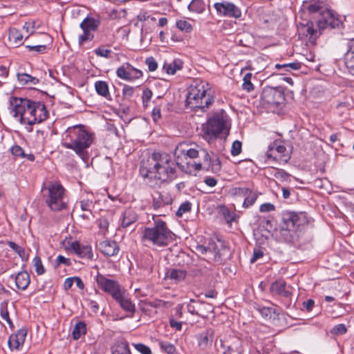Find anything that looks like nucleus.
Listing matches in <instances>:
<instances>
[{"instance_id":"f257e3e1","label":"nucleus","mask_w":354,"mask_h":354,"mask_svg":"<svg viewBox=\"0 0 354 354\" xmlns=\"http://www.w3.org/2000/svg\"><path fill=\"white\" fill-rule=\"evenodd\" d=\"M185 142L178 144L175 149L177 166L187 174H192L202 169L213 173L221 170V161L218 158L213 159L207 151L198 145L192 147Z\"/></svg>"},{"instance_id":"f03ea898","label":"nucleus","mask_w":354,"mask_h":354,"mask_svg":"<svg viewBox=\"0 0 354 354\" xmlns=\"http://www.w3.org/2000/svg\"><path fill=\"white\" fill-rule=\"evenodd\" d=\"M95 139L94 133L87 131L82 124L68 127L64 137L63 147L73 150L82 160L88 158L86 151Z\"/></svg>"},{"instance_id":"7ed1b4c3","label":"nucleus","mask_w":354,"mask_h":354,"mask_svg":"<svg viewBox=\"0 0 354 354\" xmlns=\"http://www.w3.org/2000/svg\"><path fill=\"white\" fill-rule=\"evenodd\" d=\"M153 223L146 227L142 232L140 241L147 248H163L172 241V232L166 222L159 218L153 217Z\"/></svg>"},{"instance_id":"20e7f679","label":"nucleus","mask_w":354,"mask_h":354,"mask_svg":"<svg viewBox=\"0 0 354 354\" xmlns=\"http://www.w3.org/2000/svg\"><path fill=\"white\" fill-rule=\"evenodd\" d=\"M214 100V91L206 81L196 80L188 88L186 105L192 109L205 111Z\"/></svg>"},{"instance_id":"39448f33","label":"nucleus","mask_w":354,"mask_h":354,"mask_svg":"<svg viewBox=\"0 0 354 354\" xmlns=\"http://www.w3.org/2000/svg\"><path fill=\"white\" fill-rule=\"evenodd\" d=\"M230 120L223 109L212 113L203 127L206 139L216 138L221 133H227L230 129Z\"/></svg>"},{"instance_id":"423d86ee","label":"nucleus","mask_w":354,"mask_h":354,"mask_svg":"<svg viewBox=\"0 0 354 354\" xmlns=\"http://www.w3.org/2000/svg\"><path fill=\"white\" fill-rule=\"evenodd\" d=\"M33 100L28 98L12 97L10 99V113L21 124H28V121H32L30 110Z\"/></svg>"},{"instance_id":"0eeeda50","label":"nucleus","mask_w":354,"mask_h":354,"mask_svg":"<svg viewBox=\"0 0 354 354\" xmlns=\"http://www.w3.org/2000/svg\"><path fill=\"white\" fill-rule=\"evenodd\" d=\"M171 156L165 152L154 151L147 159L141 162L140 173L144 178H152L153 174L166 165Z\"/></svg>"},{"instance_id":"6e6552de","label":"nucleus","mask_w":354,"mask_h":354,"mask_svg":"<svg viewBox=\"0 0 354 354\" xmlns=\"http://www.w3.org/2000/svg\"><path fill=\"white\" fill-rule=\"evenodd\" d=\"M286 98L283 87H265L261 95V104L266 109L275 108L284 102Z\"/></svg>"},{"instance_id":"1a4fd4ad","label":"nucleus","mask_w":354,"mask_h":354,"mask_svg":"<svg viewBox=\"0 0 354 354\" xmlns=\"http://www.w3.org/2000/svg\"><path fill=\"white\" fill-rule=\"evenodd\" d=\"M48 196L46 203L53 211H59L66 208V203L63 201L64 188L59 183H50L46 188Z\"/></svg>"},{"instance_id":"9d476101","label":"nucleus","mask_w":354,"mask_h":354,"mask_svg":"<svg viewBox=\"0 0 354 354\" xmlns=\"http://www.w3.org/2000/svg\"><path fill=\"white\" fill-rule=\"evenodd\" d=\"M196 249L198 253L205 254L208 261H213L219 263H222L223 257L227 252V249L224 246L223 243L219 241L218 243H209L207 247L202 245H197Z\"/></svg>"},{"instance_id":"9b49d317","label":"nucleus","mask_w":354,"mask_h":354,"mask_svg":"<svg viewBox=\"0 0 354 354\" xmlns=\"http://www.w3.org/2000/svg\"><path fill=\"white\" fill-rule=\"evenodd\" d=\"M282 229L288 232H297L308 223L305 212H286L282 216Z\"/></svg>"},{"instance_id":"f8f14e48","label":"nucleus","mask_w":354,"mask_h":354,"mask_svg":"<svg viewBox=\"0 0 354 354\" xmlns=\"http://www.w3.org/2000/svg\"><path fill=\"white\" fill-rule=\"evenodd\" d=\"M100 25L99 17L87 16L80 23V27L82 30V34L78 37V44L83 46L87 41H91L94 39L93 32L96 31Z\"/></svg>"},{"instance_id":"ddd939ff","label":"nucleus","mask_w":354,"mask_h":354,"mask_svg":"<svg viewBox=\"0 0 354 354\" xmlns=\"http://www.w3.org/2000/svg\"><path fill=\"white\" fill-rule=\"evenodd\" d=\"M266 156V160L285 164L290 159V153L284 145L279 142H273L268 146Z\"/></svg>"},{"instance_id":"4468645a","label":"nucleus","mask_w":354,"mask_h":354,"mask_svg":"<svg viewBox=\"0 0 354 354\" xmlns=\"http://www.w3.org/2000/svg\"><path fill=\"white\" fill-rule=\"evenodd\" d=\"M217 15L221 17L239 19L241 17L242 12L236 5L234 3L223 1L221 2H216L214 4Z\"/></svg>"},{"instance_id":"2eb2a0df","label":"nucleus","mask_w":354,"mask_h":354,"mask_svg":"<svg viewBox=\"0 0 354 354\" xmlns=\"http://www.w3.org/2000/svg\"><path fill=\"white\" fill-rule=\"evenodd\" d=\"M98 286L106 293L109 294L114 299L123 290L117 281L106 278L98 273L95 277Z\"/></svg>"},{"instance_id":"dca6fc26","label":"nucleus","mask_w":354,"mask_h":354,"mask_svg":"<svg viewBox=\"0 0 354 354\" xmlns=\"http://www.w3.org/2000/svg\"><path fill=\"white\" fill-rule=\"evenodd\" d=\"M30 114L32 116V121H28V125L29 126L41 123L46 120L48 117V111H47L45 104L39 101H33Z\"/></svg>"},{"instance_id":"f3484780","label":"nucleus","mask_w":354,"mask_h":354,"mask_svg":"<svg viewBox=\"0 0 354 354\" xmlns=\"http://www.w3.org/2000/svg\"><path fill=\"white\" fill-rule=\"evenodd\" d=\"M175 176L176 167L171 158L153 174V178L161 182L171 181Z\"/></svg>"},{"instance_id":"a211bd4d","label":"nucleus","mask_w":354,"mask_h":354,"mask_svg":"<svg viewBox=\"0 0 354 354\" xmlns=\"http://www.w3.org/2000/svg\"><path fill=\"white\" fill-rule=\"evenodd\" d=\"M341 24V21L336 18L328 10H324L322 17L318 18L316 21V25L319 28V31L328 28L330 29L339 28Z\"/></svg>"},{"instance_id":"6ab92c4d","label":"nucleus","mask_w":354,"mask_h":354,"mask_svg":"<svg viewBox=\"0 0 354 354\" xmlns=\"http://www.w3.org/2000/svg\"><path fill=\"white\" fill-rule=\"evenodd\" d=\"M297 32L300 37H308L309 41L312 43H315L321 34L312 21H307L306 24L299 23L297 25Z\"/></svg>"},{"instance_id":"aec40b11","label":"nucleus","mask_w":354,"mask_h":354,"mask_svg":"<svg viewBox=\"0 0 354 354\" xmlns=\"http://www.w3.org/2000/svg\"><path fill=\"white\" fill-rule=\"evenodd\" d=\"M68 249L80 258L92 259L93 257L91 246L90 245L81 244L77 241L68 243Z\"/></svg>"},{"instance_id":"412c9836","label":"nucleus","mask_w":354,"mask_h":354,"mask_svg":"<svg viewBox=\"0 0 354 354\" xmlns=\"http://www.w3.org/2000/svg\"><path fill=\"white\" fill-rule=\"evenodd\" d=\"M270 290L272 294L288 298L292 295V288L290 286H287L283 279H279L271 284Z\"/></svg>"},{"instance_id":"4be33fe9","label":"nucleus","mask_w":354,"mask_h":354,"mask_svg":"<svg viewBox=\"0 0 354 354\" xmlns=\"http://www.w3.org/2000/svg\"><path fill=\"white\" fill-rule=\"evenodd\" d=\"M153 203L154 209H158L165 205H170L172 203L171 195L165 192L154 191L152 194Z\"/></svg>"},{"instance_id":"5701e85b","label":"nucleus","mask_w":354,"mask_h":354,"mask_svg":"<svg viewBox=\"0 0 354 354\" xmlns=\"http://www.w3.org/2000/svg\"><path fill=\"white\" fill-rule=\"evenodd\" d=\"M27 330L25 328L18 330L15 334L10 336L8 339V346L11 350H19L24 344Z\"/></svg>"},{"instance_id":"b1692460","label":"nucleus","mask_w":354,"mask_h":354,"mask_svg":"<svg viewBox=\"0 0 354 354\" xmlns=\"http://www.w3.org/2000/svg\"><path fill=\"white\" fill-rule=\"evenodd\" d=\"M348 50L344 54V62L349 73L354 75V38L347 42Z\"/></svg>"},{"instance_id":"393cba45","label":"nucleus","mask_w":354,"mask_h":354,"mask_svg":"<svg viewBox=\"0 0 354 354\" xmlns=\"http://www.w3.org/2000/svg\"><path fill=\"white\" fill-rule=\"evenodd\" d=\"M214 337V331L212 328H207L196 335L198 346L202 349H205L212 344Z\"/></svg>"},{"instance_id":"a878e982","label":"nucleus","mask_w":354,"mask_h":354,"mask_svg":"<svg viewBox=\"0 0 354 354\" xmlns=\"http://www.w3.org/2000/svg\"><path fill=\"white\" fill-rule=\"evenodd\" d=\"M114 299L124 310L131 314L134 313L136 310L135 304L128 297L124 290Z\"/></svg>"},{"instance_id":"bb28decb","label":"nucleus","mask_w":354,"mask_h":354,"mask_svg":"<svg viewBox=\"0 0 354 354\" xmlns=\"http://www.w3.org/2000/svg\"><path fill=\"white\" fill-rule=\"evenodd\" d=\"M99 247L101 252L108 257L116 255L120 250L118 243L114 241L106 240L102 241L100 243Z\"/></svg>"},{"instance_id":"cd10ccee","label":"nucleus","mask_w":354,"mask_h":354,"mask_svg":"<svg viewBox=\"0 0 354 354\" xmlns=\"http://www.w3.org/2000/svg\"><path fill=\"white\" fill-rule=\"evenodd\" d=\"M187 275V272L181 269H169L166 274L165 278L172 280L174 283H178L183 281Z\"/></svg>"},{"instance_id":"c85d7f7f","label":"nucleus","mask_w":354,"mask_h":354,"mask_svg":"<svg viewBox=\"0 0 354 354\" xmlns=\"http://www.w3.org/2000/svg\"><path fill=\"white\" fill-rule=\"evenodd\" d=\"M138 219V216L135 211L131 208L126 209L122 214V227L126 228L134 223Z\"/></svg>"},{"instance_id":"c756f323","label":"nucleus","mask_w":354,"mask_h":354,"mask_svg":"<svg viewBox=\"0 0 354 354\" xmlns=\"http://www.w3.org/2000/svg\"><path fill=\"white\" fill-rule=\"evenodd\" d=\"M30 279L29 274L26 272H19L15 277V283L19 289L26 290L30 284Z\"/></svg>"},{"instance_id":"7c9ffc66","label":"nucleus","mask_w":354,"mask_h":354,"mask_svg":"<svg viewBox=\"0 0 354 354\" xmlns=\"http://www.w3.org/2000/svg\"><path fill=\"white\" fill-rule=\"evenodd\" d=\"M10 152L15 158H26L31 162L34 161L35 158L32 153H26L24 149L17 145L10 148Z\"/></svg>"},{"instance_id":"2f4dec72","label":"nucleus","mask_w":354,"mask_h":354,"mask_svg":"<svg viewBox=\"0 0 354 354\" xmlns=\"http://www.w3.org/2000/svg\"><path fill=\"white\" fill-rule=\"evenodd\" d=\"M131 65L129 63H125L121 66L118 68L116 71L117 76L122 80L130 81L131 80Z\"/></svg>"},{"instance_id":"473e14b6","label":"nucleus","mask_w":354,"mask_h":354,"mask_svg":"<svg viewBox=\"0 0 354 354\" xmlns=\"http://www.w3.org/2000/svg\"><path fill=\"white\" fill-rule=\"evenodd\" d=\"M95 89L98 95L106 99L110 98L109 86L106 82L101 80L95 82Z\"/></svg>"},{"instance_id":"72a5a7b5","label":"nucleus","mask_w":354,"mask_h":354,"mask_svg":"<svg viewBox=\"0 0 354 354\" xmlns=\"http://www.w3.org/2000/svg\"><path fill=\"white\" fill-rule=\"evenodd\" d=\"M304 9L308 10L310 15H317L318 18L322 17V12L324 10H327V9H324L319 2H315L310 3L309 5H306L304 6Z\"/></svg>"},{"instance_id":"f704fd0d","label":"nucleus","mask_w":354,"mask_h":354,"mask_svg":"<svg viewBox=\"0 0 354 354\" xmlns=\"http://www.w3.org/2000/svg\"><path fill=\"white\" fill-rule=\"evenodd\" d=\"M9 40L15 46H19L23 44V35L21 32L16 28H11L8 35Z\"/></svg>"},{"instance_id":"c9c22d12","label":"nucleus","mask_w":354,"mask_h":354,"mask_svg":"<svg viewBox=\"0 0 354 354\" xmlns=\"http://www.w3.org/2000/svg\"><path fill=\"white\" fill-rule=\"evenodd\" d=\"M17 79L22 85L32 84L36 85L39 83V80L27 73L17 74Z\"/></svg>"},{"instance_id":"e433bc0d","label":"nucleus","mask_w":354,"mask_h":354,"mask_svg":"<svg viewBox=\"0 0 354 354\" xmlns=\"http://www.w3.org/2000/svg\"><path fill=\"white\" fill-rule=\"evenodd\" d=\"M111 354H131L127 342L117 343L112 348Z\"/></svg>"},{"instance_id":"4c0bfd02","label":"nucleus","mask_w":354,"mask_h":354,"mask_svg":"<svg viewBox=\"0 0 354 354\" xmlns=\"http://www.w3.org/2000/svg\"><path fill=\"white\" fill-rule=\"evenodd\" d=\"M272 174L275 178L281 182L290 181V174L287 173L283 169L273 168Z\"/></svg>"},{"instance_id":"58836bf2","label":"nucleus","mask_w":354,"mask_h":354,"mask_svg":"<svg viewBox=\"0 0 354 354\" xmlns=\"http://www.w3.org/2000/svg\"><path fill=\"white\" fill-rule=\"evenodd\" d=\"M86 333V324L83 322H77L72 332L74 339H78L82 335Z\"/></svg>"},{"instance_id":"ea45409f","label":"nucleus","mask_w":354,"mask_h":354,"mask_svg":"<svg viewBox=\"0 0 354 354\" xmlns=\"http://www.w3.org/2000/svg\"><path fill=\"white\" fill-rule=\"evenodd\" d=\"M190 11L202 13L205 10V3L203 0H192L188 6Z\"/></svg>"},{"instance_id":"a19ab883","label":"nucleus","mask_w":354,"mask_h":354,"mask_svg":"<svg viewBox=\"0 0 354 354\" xmlns=\"http://www.w3.org/2000/svg\"><path fill=\"white\" fill-rule=\"evenodd\" d=\"M7 306V301H4L1 304L0 315L1 319L6 321L10 327L13 328V323L10 318Z\"/></svg>"},{"instance_id":"79ce46f5","label":"nucleus","mask_w":354,"mask_h":354,"mask_svg":"<svg viewBox=\"0 0 354 354\" xmlns=\"http://www.w3.org/2000/svg\"><path fill=\"white\" fill-rule=\"evenodd\" d=\"M164 68L169 75H174L176 72L182 68V63L180 61L174 60L171 63L164 65Z\"/></svg>"},{"instance_id":"37998d69","label":"nucleus","mask_w":354,"mask_h":354,"mask_svg":"<svg viewBox=\"0 0 354 354\" xmlns=\"http://www.w3.org/2000/svg\"><path fill=\"white\" fill-rule=\"evenodd\" d=\"M8 245L21 258L23 261L27 260L28 254L24 248L19 246L13 241H9Z\"/></svg>"},{"instance_id":"c03bdc74","label":"nucleus","mask_w":354,"mask_h":354,"mask_svg":"<svg viewBox=\"0 0 354 354\" xmlns=\"http://www.w3.org/2000/svg\"><path fill=\"white\" fill-rule=\"evenodd\" d=\"M275 68L277 69H284L286 71H291L299 70L301 68V64L299 62H292L288 64H277Z\"/></svg>"},{"instance_id":"a18cd8bd","label":"nucleus","mask_w":354,"mask_h":354,"mask_svg":"<svg viewBox=\"0 0 354 354\" xmlns=\"http://www.w3.org/2000/svg\"><path fill=\"white\" fill-rule=\"evenodd\" d=\"M258 195L256 192H254L252 190L250 191V193L247 195L243 203V207L244 208H248L254 204L257 199Z\"/></svg>"},{"instance_id":"49530a36","label":"nucleus","mask_w":354,"mask_h":354,"mask_svg":"<svg viewBox=\"0 0 354 354\" xmlns=\"http://www.w3.org/2000/svg\"><path fill=\"white\" fill-rule=\"evenodd\" d=\"M158 344L160 349L167 354H174L176 352L175 346L169 342L160 341Z\"/></svg>"},{"instance_id":"de8ad7c7","label":"nucleus","mask_w":354,"mask_h":354,"mask_svg":"<svg viewBox=\"0 0 354 354\" xmlns=\"http://www.w3.org/2000/svg\"><path fill=\"white\" fill-rule=\"evenodd\" d=\"M252 77V74L250 73H248L245 75L243 79V89L246 91L247 92H250L254 90V85L251 82V79Z\"/></svg>"},{"instance_id":"09e8293b","label":"nucleus","mask_w":354,"mask_h":354,"mask_svg":"<svg viewBox=\"0 0 354 354\" xmlns=\"http://www.w3.org/2000/svg\"><path fill=\"white\" fill-rule=\"evenodd\" d=\"M32 263L35 268V272L38 275H41L45 273L46 269L44 268L41 258L36 256L32 259Z\"/></svg>"},{"instance_id":"8fccbe9b","label":"nucleus","mask_w":354,"mask_h":354,"mask_svg":"<svg viewBox=\"0 0 354 354\" xmlns=\"http://www.w3.org/2000/svg\"><path fill=\"white\" fill-rule=\"evenodd\" d=\"M347 332V328L344 324L335 325L331 330L330 333L334 335H342Z\"/></svg>"},{"instance_id":"3c124183","label":"nucleus","mask_w":354,"mask_h":354,"mask_svg":"<svg viewBox=\"0 0 354 354\" xmlns=\"http://www.w3.org/2000/svg\"><path fill=\"white\" fill-rule=\"evenodd\" d=\"M152 95L153 93L151 91V89H149V88H145L143 89L142 99L143 106L145 108L148 106V104L151 100Z\"/></svg>"},{"instance_id":"603ef678","label":"nucleus","mask_w":354,"mask_h":354,"mask_svg":"<svg viewBox=\"0 0 354 354\" xmlns=\"http://www.w3.org/2000/svg\"><path fill=\"white\" fill-rule=\"evenodd\" d=\"M259 311L261 316L266 319H270L272 317L274 314V310L272 308L262 307L259 309Z\"/></svg>"},{"instance_id":"864d4df0","label":"nucleus","mask_w":354,"mask_h":354,"mask_svg":"<svg viewBox=\"0 0 354 354\" xmlns=\"http://www.w3.org/2000/svg\"><path fill=\"white\" fill-rule=\"evenodd\" d=\"M191 206L192 204L189 201L183 203L176 212V215L178 216H181L184 213L189 212L191 210Z\"/></svg>"},{"instance_id":"5fc2aeb1","label":"nucleus","mask_w":354,"mask_h":354,"mask_svg":"<svg viewBox=\"0 0 354 354\" xmlns=\"http://www.w3.org/2000/svg\"><path fill=\"white\" fill-rule=\"evenodd\" d=\"M176 27L187 32H190L192 30V25L185 20H179L176 22Z\"/></svg>"},{"instance_id":"6e6d98bb","label":"nucleus","mask_w":354,"mask_h":354,"mask_svg":"<svg viewBox=\"0 0 354 354\" xmlns=\"http://www.w3.org/2000/svg\"><path fill=\"white\" fill-rule=\"evenodd\" d=\"M251 189L246 187H235L233 189V194L237 196H243L245 198L247 195L250 193Z\"/></svg>"},{"instance_id":"4d7b16f0","label":"nucleus","mask_w":354,"mask_h":354,"mask_svg":"<svg viewBox=\"0 0 354 354\" xmlns=\"http://www.w3.org/2000/svg\"><path fill=\"white\" fill-rule=\"evenodd\" d=\"M242 143L239 140L233 142L231 148V154L234 156L239 155L241 152Z\"/></svg>"},{"instance_id":"13d9d810","label":"nucleus","mask_w":354,"mask_h":354,"mask_svg":"<svg viewBox=\"0 0 354 354\" xmlns=\"http://www.w3.org/2000/svg\"><path fill=\"white\" fill-rule=\"evenodd\" d=\"M94 53L98 57L108 58L111 53V50L110 49H106L103 47H99L94 50Z\"/></svg>"},{"instance_id":"bf43d9fd","label":"nucleus","mask_w":354,"mask_h":354,"mask_svg":"<svg viewBox=\"0 0 354 354\" xmlns=\"http://www.w3.org/2000/svg\"><path fill=\"white\" fill-rule=\"evenodd\" d=\"M133 346L142 354H151V348L144 344L138 343L133 344Z\"/></svg>"},{"instance_id":"052dcab7","label":"nucleus","mask_w":354,"mask_h":354,"mask_svg":"<svg viewBox=\"0 0 354 354\" xmlns=\"http://www.w3.org/2000/svg\"><path fill=\"white\" fill-rule=\"evenodd\" d=\"M26 48L29 51H35V52H37L39 53H44L46 51V50L47 49V46L46 45H37V46L27 45V46H26Z\"/></svg>"},{"instance_id":"680f3d73","label":"nucleus","mask_w":354,"mask_h":354,"mask_svg":"<svg viewBox=\"0 0 354 354\" xmlns=\"http://www.w3.org/2000/svg\"><path fill=\"white\" fill-rule=\"evenodd\" d=\"M56 267L59 266L61 264H64L66 266H71V261L68 258H66L62 255H58L56 259Z\"/></svg>"},{"instance_id":"e2e57ef3","label":"nucleus","mask_w":354,"mask_h":354,"mask_svg":"<svg viewBox=\"0 0 354 354\" xmlns=\"http://www.w3.org/2000/svg\"><path fill=\"white\" fill-rule=\"evenodd\" d=\"M145 63L150 71H155L158 68V64L153 57H147L145 60Z\"/></svg>"},{"instance_id":"0e129e2a","label":"nucleus","mask_w":354,"mask_h":354,"mask_svg":"<svg viewBox=\"0 0 354 354\" xmlns=\"http://www.w3.org/2000/svg\"><path fill=\"white\" fill-rule=\"evenodd\" d=\"M134 93V87L124 85L122 88V95L124 97H131Z\"/></svg>"},{"instance_id":"69168bd1","label":"nucleus","mask_w":354,"mask_h":354,"mask_svg":"<svg viewBox=\"0 0 354 354\" xmlns=\"http://www.w3.org/2000/svg\"><path fill=\"white\" fill-rule=\"evenodd\" d=\"M141 77H142V72L140 70L137 69L131 66L130 81L140 79Z\"/></svg>"},{"instance_id":"338daca9","label":"nucleus","mask_w":354,"mask_h":354,"mask_svg":"<svg viewBox=\"0 0 354 354\" xmlns=\"http://www.w3.org/2000/svg\"><path fill=\"white\" fill-rule=\"evenodd\" d=\"M35 21H28L26 22L23 26V28L26 30L29 35H31L34 32L35 29Z\"/></svg>"},{"instance_id":"774afa93","label":"nucleus","mask_w":354,"mask_h":354,"mask_svg":"<svg viewBox=\"0 0 354 354\" xmlns=\"http://www.w3.org/2000/svg\"><path fill=\"white\" fill-rule=\"evenodd\" d=\"M274 209V206L271 203H263L260 206L259 210L261 212H269Z\"/></svg>"}]
</instances>
